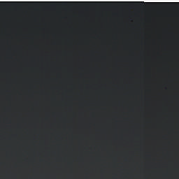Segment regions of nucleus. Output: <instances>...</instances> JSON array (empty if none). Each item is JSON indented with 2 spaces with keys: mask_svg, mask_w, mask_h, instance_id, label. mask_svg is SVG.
I'll return each mask as SVG.
<instances>
[{
  "mask_svg": "<svg viewBox=\"0 0 179 179\" xmlns=\"http://www.w3.org/2000/svg\"><path fill=\"white\" fill-rule=\"evenodd\" d=\"M158 41H159V10H158Z\"/></svg>",
  "mask_w": 179,
  "mask_h": 179,
  "instance_id": "f03ea898",
  "label": "nucleus"
},
{
  "mask_svg": "<svg viewBox=\"0 0 179 179\" xmlns=\"http://www.w3.org/2000/svg\"><path fill=\"white\" fill-rule=\"evenodd\" d=\"M155 6V73H157V2Z\"/></svg>",
  "mask_w": 179,
  "mask_h": 179,
  "instance_id": "f257e3e1",
  "label": "nucleus"
},
{
  "mask_svg": "<svg viewBox=\"0 0 179 179\" xmlns=\"http://www.w3.org/2000/svg\"><path fill=\"white\" fill-rule=\"evenodd\" d=\"M158 57H159V45H158Z\"/></svg>",
  "mask_w": 179,
  "mask_h": 179,
  "instance_id": "20e7f679",
  "label": "nucleus"
},
{
  "mask_svg": "<svg viewBox=\"0 0 179 179\" xmlns=\"http://www.w3.org/2000/svg\"><path fill=\"white\" fill-rule=\"evenodd\" d=\"M160 3H161L160 2H158V3H157V6H158V8H159V6H160Z\"/></svg>",
  "mask_w": 179,
  "mask_h": 179,
  "instance_id": "7ed1b4c3",
  "label": "nucleus"
}]
</instances>
